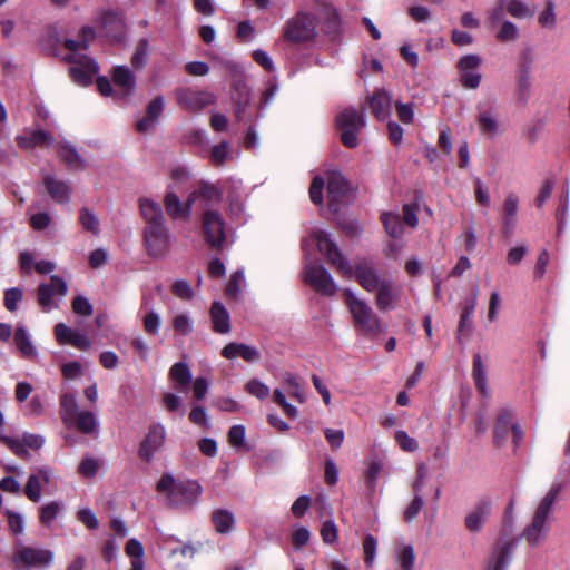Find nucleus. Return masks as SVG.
Here are the masks:
<instances>
[{
    "label": "nucleus",
    "instance_id": "1",
    "mask_svg": "<svg viewBox=\"0 0 570 570\" xmlns=\"http://www.w3.org/2000/svg\"><path fill=\"white\" fill-rule=\"evenodd\" d=\"M312 239L316 243L318 250L324 254L327 262L336 269L338 274L346 278L355 277L357 283L366 292H375L383 283L376 269L370 262H361L355 267L344 258L337 245L330 238L328 234L321 229L312 233Z\"/></svg>",
    "mask_w": 570,
    "mask_h": 570
},
{
    "label": "nucleus",
    "instance_id": "2",
    "mask_svg": "<svg viewBox=\"0 0 570 570\" xmlns=\"http://www.w3.org/2000/svg\"><path fill=\"white\" fill-rule=\"evenodd\" d=\"M562 491L561 483H553L546 495L539 502L531 523L524 529L523 538L531 546H538L547 537L550 527L548 519L551 513L552 507L558 500Z\"/></svg>",
    "mask_w": 570,
    "mask_h": 570
},
{
    "label": "nucleus",
    "instance_id": "3",
    "mask_svg": "<svg viewBox=\"0 0 570 570\" xmlns=\"http://www.w3.org/2000/svg\"><path fill=\"white\" fill-rule=\"evenodd\" d=\"M157 491L167 495L171 507L180 508L193 504L202 493V488L193 481H176L165 473L157 483Z\"/></svg>",
    "mask_w": 570,
    "mask_h": 570
},
{
    "label": "nucleus",
    "instance_id": "4",
    "mask_svg": "<svg viewBox=\"0 0 570 570\" xmlns=\"http://www.w3.org/2000/svg\"><path fill=\"white\" fill-rule=\"evenodd\" d=\"M60 417L67 428H76L83 434H92L99 426L96 415L90 411L79 410L76 396L70 393L60 396Z\"/></svg>",
    "mask_w": 570,
    "mask_h": 570
},
{
    "label": "nucleus",
    "instance_id": "5",
    "mask_svg": "<svg viewBox=\"0 0 570 570\" xmlns=\"http://www.w3.org/2000/svg\"><path fill=\"white\" fill-rule=\"evenodd\" d=\"M345 302L357 330L366 335H375L384 331V323L367 302L356 297L350 291L345 293Z\"/></svg>",
    "mask_w": 570,
    "mask_h": 570
},
{
    "label": "nucleus",
    "instance_id": "6",
    "mask_svg": "<svg viewBox=\"0 0 570 570\" xmlns=\"http://www.w3.org/2000/svg\"><path fill=\"white\" fill-rule=\"evenodd\" d=\"M316 27L317 18L314 14L299 11L285 22L283 33L289 42L307 43L316 38Z\"/></svg>",
    "mask_w": 570,
    "mask_h": 570
},
{
    "label": "nucleus",
    "instance_id": "7",
    "mask_svg": "<svg viewBox=\"0 0 570 570\" xmlns=\"http://www.w3.org/2000/svg\"><path fill=\"white\" fill-rule=\"evenodd\" d=\"M336 124L341 132V140L347 148L358 146V135L365 127V117L355 108H347L336 116Z\"/></svg>",
    "mask_w": 570,
    "mask_h": 570
},
{
    "label": "nucleus",
    "instance_id": "8",
    "mask_svg": "<svg viewBox=\"0 0 570 570\" xmlns=\"http://www.w3.org/2000/svg\"><path fill=\"white\" fill-rule=\"evenodd\" d=\"M203 232L206 243L215 250H222L226 245V225L222 215L213 209L203 214Z\"/></svg>",
    "mask_w": 570,
    "mask_h": 570
},
{
    "label": "nucleus",
    "instance_id": "9",
    "mask_svg": "<svg viewBox=\"0 0 570 570\" xmlns=\"http://www.w3.org/2000/svg\"><path fill=\"white\" fill-rule=\"evenodd\" d=\"M52 560V551L28 546H18L12 558L18 570L48 567Z\"/></svg>",
    "mask_w": 570,
    "mask_h": 570
},
{
    "label": "nucleus",
    "instance_id": "10",
    "mask_svg": "<svg viewBox=\"0 0 570 570\" xmlns=\"http://www.w3.org/2000/svg\"><path fill=\"white\" fill-rule=\"evenodd\" d=\"M66 60L72 63L70 77L80 86L90 85L99 70L98 65L86 55H68Z\"/></svg>",
    "mask_w": 570,
    "mask_h": 570
},
{
    "label": "nucleus",
    "instance_id": "11",
    "mask_svg": "<svg viewBox=\"0 0 570 570\" xmlns=\"http://www.w3.org/2000/svg\"><path fill=\"white\" fill-rule=\"evenodd\" d=\"M144 240L148 254L153 257H161L169 249V233L165 223L146 226Z\"/></svg>",
    "mask_w": 570,
    "mask_h": 570
},
{
    "label": "nucleus",
    "instance_id": "12",
    "mask_svg": "<svg viewBox=\"0 0 570 570\" xmlns=\"http://www.w3.org/2000/svg\"><path fill=\"white\" fill-rule=\"evenodd\" d=\"M482 65V58L479 55L470 53L461 57L458 61V69L460 73V82L464 88L476 89L482 76L479 68Z\"/></svg>",
    "mask_w": 570,
    "mask_h": 570
},
{
    "label": "nucleus",
    "instance_id": "13",
    "mask_svg": "<svg viewBox=\"0 0 570 570\" xmlns=\"http://www.w3.org/2000/svg\"><path fill=\"white\" fill-rule=\"evenodd\" d=\"M305 281L313 288L325 296H333L336 293V284L325 267L309 263L305 267Z\"/></svg>",
    "mask_w": 570,
    "mask_h": 570
},
{
    "label": "nucleus",
    "instance_id": "14",
    "mask_svg": "<svg viewBox=\"0 0 570 570\" xmlns=\"http://www.w3.org/2000/svg\"><path fill=\"white\" fill-rule=\"evenodd\" d=\"M68 292L67 283L59 276L53 275L50 278V283H41L38 287V303L45 312H49L58 307L53 301L56 295L65 296Z\"/></svg>",
    "mask_w": 570,
    "mask_h": 570
},
{
    "label": "nucleus",
    "instance_id": "15",
    "mask_svg": "<svg viewBox=\"0 0 570 570\" xmlns=\"http://www.w3.org/2000/svg\"><path fill=\"white\" fill-rule=\"evenodd\" d=\"M476 109V124L481 135L493 138L494 136L502 134L503 129L498 119V112L493 106L480 102L478 104Z\"/></svg>",
    "mask_w": 570,
    "mask_h": 570
},
{
    "label": "nucleus",
    "instance_id": "16",
    "mask_svg": "<svg viewBox=\"0 0 570 570\" xmlns=\"http://www.w3.org/2000/svg\"><path fill=\"white\" fill-rule=\"evenodd\" d=\"M215 100V96L208 91H198L189 88H183L177 91L178 105L189 111H199L213 105Z\"/></svg>",
    "mask_w": 570,
    "mask_h": 570
},
{
    "label": "nucleus",
    "instance_id": "17",
    "mask_svg": "<svg viewBox=\"0 0 570 570\" xmlns=\"http://www.w3.org/2000/svg\"><path fill=\"white\" fill-rule=\"evenodd\" d=\"M166 431L160 423L153 424L140 444L139 456L149 462L165 443Z\"/></svg>",
    "mask_w": 570,
    "mask_h": 570
},
{
    "label": "nucleus",
    "instance_id": "18",
    "mask_svg": "<svg viewBox=\"0 0 570 570\" xmlns=\"http://www.w3.org/2000/svg\"><path fill=\"white\" fill-rule=\"evenodd\" d=\"M326 187L330 207L336 210L338 204L350 191V183L338 171L326 173Z\"/></svg>",
    "mask_w": 570,
    "mask_h": 570
},
{
    "label": "nucleus",
    "instance_id": "19",
    "mask_svg": "<svg viewBox=\"0 0 570 570\" xmlns=\"http://www.w3.org/2000/svg\"><path fill=\"white\" fill-rule=\"evenodd\" d=\"M375 305L381 312L394 309L401 298L402 288L396 286L390 279H383V283L375 289Z\"/></svg>",
    "mask_w": 570,
    "mask_h": 570
},
{
    "label": "nucleus",
    "instance_id": "20",
    "mask_svg": "<svg viewBox=\"0 0 570 570\" xmlns=\"http://www.w3.org/2000/svg\"><path fill=\"white\" fill-rule=\"evenodd\" d=\"M55 336L59 344L71 345L79 351H89L91 347V342L87 335L73 331L65 323H58L55 326Z\"/></svg>",
    "mask_w": 570,
    "mask_h": 570
},
{
    "label": "nucleus",
    "instance_id": "21",
    "mask_svg": "<svg viewBox=\"0 0 570 570\" xmlns=\"http://www.w3.org/2000/svg\"><path fill=\"white\" fill-rule=\"evenodd\" d=\"M492 511V504L488 500L478 501L464 520L465 528L473 533L482 530Z\"/></svg>",
    "mask_w": 570,
    "mask_h": 570
},
{
    "label": "nucleus",
    "instance_id": "22",
    "mask_svg": "<svg viewBox=\"0 0 570 570\" xmlns=\"http://www.w3.org/2000/svg\"><path fill=\"white\" fill-rule=\"evenodd\" d=\"M368 108L372 115L384 121L390 118L392 109V97L385 89H376L367 98Z\"/></svg>",
    "mask_w": 570,
    "mask_h": 570
},
{
    "label": "nucleus",
    "instance_id": "23",
    "mask_svg": "<svg viewBox=\"0 0 570 570\" xmlns=\"http://www.w3.org/2000/svg\"><path fill=\"white\" fill-rule=\"evenodd\" d=\"M513 547L512 540L498 542L491 552L487 570H505L511 562Z\"/></svg>",
    "mask_w": 570,
    "mask_h": 570
},
{
    "label": "nucleus",
    "instance_id": "24",
    "mask_svg": "<svg viewBox=\"0 0 570 570\" xmlns=\"http://www.w3.org/2000/svg\"><path fill=\"white\" fill-rule=\"evenodd\" d=\"M51 481V470L49 468H40L37 473L28 478L24 493L32 502H38L41 498V483L49 484Z\"/></svg>",
    "mask_w": 570,
    "mask_h": 570
},
{
    "label": "nucleus",
    "instance_id": "25",
    "mask_svg": "<svg viewBox=\"0 0 570 570\" xmlns=\"http://www.w3.org/2000/svg\"><path fill=\"white\" fill-rule=\"evenodd\" d=\"M112 82L122 97H128L135 90L136 77L128 67L117 66L114 68Z\"/></svg>",
    "mask_w": 570,
    "mask_h": 570
},
{
    "label": "nucleus",
    "instance_id": "26",
    "mask_svg": "<svg viewBox=\"0 0 570 570\" xmlns=\"http://www.w3.org/2000/svg\"><path fill=\"white\" fill-rule=\"evenodd\" d=\"M222 356L227 360L240 357L246 362H256L259 360L261 354L254 346H249L243 343H228L222 350Z\"/></svg>",
    "mask_w": 570,
    "mask_h": 570
},
{
    "label": "nucleus",
    "instance_id": "27",
    "mask_svg": "<svg viewBox=\"0 0 570 570\" xmlns=\"http://www.w3.org/2000/svg\"><path fill=\"white\" fill-rule=\"evenodd\" d=\"M55 141L53 136L45 130L26 131L17 137V144L23 149H31L41 145H51Z\"/></svg>",
    "mask_w": 570,
    "mask_h": 570
},
{
    "label": "nucleus",
    "instance_id": "28",
    "mask_svg": "<svg viewBox=\"0 0 570 570\" xmlns=\"http://www.w3.org/2000/svg\"><path fill=\"white\" fill-rule=\"evenodd\" d=\"M209 313L213 331L218 334H228L230 332V317L225 306L220 302H214Z\"/></svg>",
    "mask_w": 570,
    "mask_h": 570
},
{
    "label": "nucleus",
    "instance_id": "29",
    "mask_svg": "<svg viewBox=\"0 0 570 570\" xmlns=\"http://www.w3.org/2000/svg\"><path fill=\"white\" fill-rule=\"evenodd\" d=\"M43 184L53 200L61 204L69 202L71 188L66 181L57 180L55 177L47 175L43 178Z\"/></svg>",
    "mask_w": 570,
    "mask_h": 570
},
{
    "label": "nucleus",
    "instance_id": "30",
    "mask_svg": "<svg viewBox=\"0 0 570 570\" xmlns=\"http://www.w3.org/2000/svg\"><path fill=\"white\" fill-rule=\"evenodd\" d=\"M140 214L147 226L165 223V217L160 205L149 198H141L139 202Z\"/></svg>",
    "mask_w": 570,
    "mask_h": 570
},
{
    "label": "nucleus",
    "instance_id": "31",
    "mask_svg": "<svg viewBox=\"0 0 570 570\" xmlns=\"http://www.w3.org/2000/svg\"><path fill=\"white\" fill-rule=\"evenodd\" d=\"M212 522L217 533L228 534L235 528L234 513L226 509H216L212 513Z\"/></svg>",
    "mask_w": 570,
    "mask_h": 570
},
{
    "label": "nucleus",
    "instance_id": "32",
    "mask_svg": "<svg viewBox=\"0 0 570 570\" xmlns=\"http://www.w3.org/2000/svg\"><path fill=\"white\" fill-rule=\"evenodd\" d=\"M169 377L175 383L176 389L186 392L191 382V371L186 363L178 362L171 366Z\"/></svg>",
    "mask_w": 570,
    "mask_h": 570
},
{
    "label": "nucleus",
    "instance_id": "33",
    "mask_svg": "<svg viewBox=\"0 0 570 570\" xmlns=\"http://www.w3.org/2000/svg\"><path fill=\"white\" fill-rule=\"evenodd\" d=\"M472 377L474 381V384L479 391V393L483 397H489L491 394V391L488 385L487 381V370L483 365L482 358L479 354L474 355L473 357V368H472Z\"/></svg>",
    "mask_w": 570,
    "mask_h": 570
},
{
    "label": "nucleus",
    "instance_id": "34",
    "mask_svg": "<svg viewBox=\"0 0 570 570\" xmlns=\"http://www.w3.org/2000/svg\"><path fill=\"white\" fill-rule=\"evenodd\" d=\"M95 39V31L91 27H83L79 31L78 39H66L65 47L70 51L69 55H79L78 50L88 49L90 42Z\"/></svg>",
    "mask_w": 570,
    "mask_h": 570
},
{
    "label": "nucleus",
    "instance_id": "35",
    "mask_svg": "<svg viewBox=\"0 0 570 570\" xmlns=\"http://www.w3.org/2000/svg\"><path fill=\"white\" fill-rule=\"evenodd\" d=\"M175 542L178 543L180 541L174 535H164L161 538L160 546L163 549L169 552L171 558H175L178 554L183 558H193L195 556L196 548L191 543H185L180 547H173V543Z\"/></svg>",
    "mask_w": 570,
    "mask_h": 570
},
{
    "label": "nucleus",
    "instance_id": "36",
    "mask_svg": "<svg viewBox=\"0 0 570 570\" xmlns=\"http://www.w3.org/2000/svg\"><path fill=\"white\" fill-rule=\"evenodd\" d=\"M519 198L514 194H509L503 203L504 233L508 235L513 232L518 215Z\"/></svg>",
    "mask_w": 570,
    "mask_h": 570
},
{
    "label": "nucleus",
    "instance_id": "37",
    "mask_svg": "<svg viewBox=\"0 0 570 570\" xmlns=\"http://www.w3.org/2000/svg\"><path fill=\"white\" fill-rule=\"evenodd\" d=\"M13 340L22 357L33 358L37 355V351L24 326L17 327Z\"/></svg>",
    "mask_w": 570,
    "mask_h": 570
},
{
    "label": "nucleus",
    "instance_id": "38",
    "mask_svg": "<svg viewBox=\"0 0 570 570\" xmlns=\"http://www.w3.org/2000/svg\"><path fill=\"white\" fill-rule=\"evenodd\" d=\"M385 232L393 238H401L405 232L404 223L402 222L399 214L395 213H383L381 216Z\"/></svg>",
    "mask_w": 570,
    "mask_h": 570
},
{
    "label": "nucleus",
    "instance_id": "39",
    "mask_svg": "<svg viewBox=\"0 0 570 570\" xmlns=\"http://www.w3.org/2000/svg\"><path fill=\"white\" fill-rule=\"evenodd\" d=\"M415 552L411 544H399L395 549V559L401 570H413Z\"/></svg>",
    "mask_w": 570,
    "mask_h": 570
},
{
    "label": "nucleus",
    "instance_id": "40",
    "mask_svg": "<svg viewBox=\"0 0 570 570\" xmlns=\"http://www.w3.org/2000/svg\"><path fill=\"white\" fill-rule=\"evenodd\" d=\"M507 12L515 19H531L534 13V7L529 6L528 3L521 0H509L505 3Z\"/></svg>",
    "mask_w": 570,
    "mask_h": 570
},
{
    "label": "nucleus",
    "instance_id": "41",
    "mask_svg": "<svg viewBox=\"0 0 570 570\" xmlns=\"http://www.w3.org/2000/svg\"><path fill=\"white\" fill-rule=\"evenodd\" d=\"M58 156L61 160H63L69 167L75 169L83 168V159L71 145H61L58 148Z\"/></svg>",
    "mask_w": 570,
    "mask_h": 570
},
{
    "label": "nucleus",
    "instance_id": "42",
    "mask_svg": "<svg viewBox=\"0 0 570 570\" xmlns=\"http://www.w3.org/2000/svg\"><path fill=\"white\" fill-rule=\"evenodd\" d=\"M62 504L58 501H51L43 504L39 510V518L42 525L50 528L61 511Z\"/></svg>",
    "mask_w": 570,
    "mask_h": 570
},
{
    "label": "nucleus",
    "instance_id": "43",
    "mask_svg": "<svg viewBox=\"0 0 570 570\" xmlns=\"http://www.w3.org/2000/svg\"><path fill=\"white\" fill-rule=\"evenodd\" d=\"M520 32L517 24L509 20H503L495 35V38L500 42H514L519 39Z\"/></svg>",
    "mask_w": 570,
    "mask_h": 570
},
{
    "label": "nucleus",
    "instance_id": "44",
    "mask_svg": "<svg viewBox=\"0 0 570 570\" xmlns=\"http://www.w3.org/2000/svg\"><path fill=\"white\" fill-rule=\"evenodd\" d=\"M166 209L173 218H187L186 209L179 197L174 193H168L164 199Z\"/></svg>",
    "mask_w": 570,
    "mask_h": 570
},
{
    "label": "nucleus",
    "instance_id": "45",
    "mask_svg": "<svg viewBox=\"0 0 570 570\" xmlns=\"http://www.w3.org/2000/svg\"><path fill=\"white\" fill-rule=\"evenodd\" d=\"M285 390L288 393L289 397L293 400L303 403L305 401V396L303 393V389L297 380V377L293 374H286L284 377Z\"/></svg>",
    "mask_w": 570,
    "mask_h": 570
},
{
    "label": "nucleus",
    "instance_id": "46",
    "mask_svg": "<svg viewBox=\"0 0 570 570\" xmlns=\"http://www.w3.org/2000/svg\"><path fill=\"white\" fill-rule=\"evenodd\" d=\"M197 191L199 194V198H202L206 205L217 204L222 200V191L213 184L203 183Z\"/></svg>",
    "mask_w": 570,
    "mask_h": 570
},
{
    "label": "nucleus",
    "instance_id": "47",
    "mask_svg": "<svg viewBox=\"0 0 570 570\" xmlns=\"http://www.w3.org/2000/svg\"><path fill=\"white\" fill-rule=\"evenodd\" d=\"M79 219H80L82 227L86 230L92 233L94 235L99 234L100 223L94 212H91L90 209H88L86 207L81 208Z\"/></svg>",
    "mask_w": 570,
    "mask_h": 570
},
{
    "label": "nucleus",
    "instance_id": "48",
    "mask_svg": "<svg viewBox=\"0 0 570 570\" xmlns=\"http://www.w3.org/2000/svg\"><path fill=\"white\" fill-rule=\"evenodd\" d=\"M244 389L248 394L259 400H265L269 395V387L257 379L249 380Z\"/></svg>",
    "mask_w": 570,
    "mask_h": 570
},
{
    "label": "nucleus",
    "instance_id": "49",
    "mask_svg": "<svg viewBox=\"0 0 570 570\" xmlns=\"http://www.w3.org/2000/svg\"><path fill=\"white\" fill-rule=\"evenodd\" d=\"M0 442L8 446L19 458H27L29 455L28 450L24 448L22 439H16L7 436L0 432Z\"/></svg>",
    "mask_w": 570,
    "mask_h": 570
},
{
    "label": "nucleus",
    "instance_id": "50",
    "mask_svg": "<svg viewBox=\"0 0 570 570\" xmlns=\"http://www.w3.org/2000/svg\"><path fill=\"white\" fill-rule=\"evenodd\" d=\"M0 442L8 446L19 458H27L29 455L28 450L24 448L22 439H16L7 436L0 432Z\"/></svg>",
    "mask_w": 570,
    "mask_h": 570
},
{
    "label": "nucleus",
    "instance_id": "51",
    "mask_svg": "<svg viewBox=\"0 0 570 570\" xmlns=\"http://www.w3.org/2000/svg\"><path fill=\"white\" fill-rule=\"evenodd\" d=\"M173 327L177 334L187 336L193 332V321L187 314L181 313L174 317Z\"/></svg>",
    "mask_w": 570,
    "mask_h": 570
},
{
    "label": "nucleus",
    "instance_id": "52",
    "mask_svg": "<svg viewBox=\"0 0 570 570\" xmlns=\"http://www.w3.org/2000/svg\"><path fill=\"white\" fill-rule=\"evenodd\" d=\"M148 40L141 39L135 50V53L131 58V63L136 69L142 68L147 62V55H148Z\"/></svg>",
    "mask_w": 570,
    "mask_h": 570
},
{
    "label": "nucleus",
    "instance_id": "53",
    "mask_svg": "<svg viewBox=\"0 0 570 570\" xmlns=\"http://www.w3.org/2000/svg\"><path fill=\"white\" fill-rule=\"evenodd\" d=\"M212 161L216 166L224 165L230 158L229 145L226 141H223L218 145H215L212 149Z\"/></svg>",
    "mask_w": 570,
    "mask_h": 570
},
{
    "label": "nucleus",
    "instance_id": "54",
    "mask_svg": "<svg viewBox=\"0 0 570 570\" xmlns=\"http://www.w3.org/2000/svg\"><path fill=\"white\" fill-rule=\"evenodd\" d=\"M377 540L374 535L367 534L363 541L364 561L371 567L376 557Z\"/></svg>",
    "mask_w": 570,
    "mask_h": 570
},
{
    "label": "nucleus",
    "instance_id": "55",
    "mask_svg": "<svg viewBox=\"0 0 570 570\" xmlns=\"http://www.w3.org/2000/svg\"><path fill=\"white\" fill-rule=\"evenodd\" d=\"M394 439L399 446L405 452H415L419 449L417 441L403 430L396 431Z\"/></svg>",
    "mask_w": 570,
    "mask_h": 570
},
{
    "label": "nucleus",
    "instance_id": "56",
    "mask_svg": "<svg viewBox=\"0 0 570 570\" xmlns=\"http://www.w3.org/2000/svg\"><path fill=\"white\" fill-rule=\"evenodd\" d=\"M100 468V461L92 456H86L78 468V472L85 478H92Z\"/></svg>",
    "mask_w": 570,
    "mask_h": 570
},
{
    "label": "nucleus",
    "instance_id": "57",
    "mask_svg": "<svg viewBox=\"0 0 570 570\" xmlns=\"http://www.w3.org/2000/svg\"><path fill=\"white\" fill-rule=\"evenodd\" d=\"M538 22L543 28H554L557 22V14L554 11V4L552 1H548L546 4L544 10L539 14Z\"/></svg>",
    "mask_w": 570,
    "mask_h": 570
},
{
    "label": "nucleus",
    "instance_id": "58",
    "mask_svg": "<svg viewBox=\"0 0 570 570\" xmlns=\"http://www.w3.org/2000/svg\"><path fill=\"white\" fill-rule=\"evenodd\" d=\"M338 535V529L334 520H326L323 522L321 528V537L324 543L332 544L336 542Z\"/></svg>",
    "mask_w": 570,
    "mask_h": 570
},
{
    "label": "nucleus",
    "instance_id": "59",
    "mask_svg": "<svg viewBox=\"0 0 570 570\" xmlns=\"http://www.w3.org/2000/svg\"><path fill=\"white\" fill-rule=\"evenodd\" d=\"M325 185V179L321 176L314 177L312 180L311 187H309V197L311 200L315 205H322L323 204V189Z\"/></svg>",
    "mask_w": 570,
    "mask_h": 570
},
{
    "label": "nucleus",
    "instance_id": "60",
    "mask_svg": "<svg viewBox=\"0 0 570 570\" xmlns=\"http://www.w3.org/2000/svg\"><path fill=\"white\" fill-rule=\"evenodd\" d=\"M130 561H144V547L137 539H129L125 547Z\"/></svg>",
    "mask_w": 570,
    "mask_h": 570
},
{
    "label": "nucleus",
    "instance_id": "61",
    "mask_svg": "<svg viewBox=\"0 0 570 570\" xmlns=\"http://www.w3.org/2000/svg\"><path fill=\"white\" fill-rule=\"evenodd\" d=\"M274 402L283 409L284 413L287 416L292 419H295L297 416V409L286 401V396L283 391L278 389L274 391Z\"/></svg>",
    "mask_w": 570,
    "mask_h": 570
},
{
    "label": "nucleus",
    "instance_id": "62",
    "mask_svg": "<svg viewBox=\"0 0 570 570\" xmlns=\"http://www.w3.org/2000/svg\"><path fill=\"white\" fill-rule=\"evenodd\" d=\"M73 313L81 316H90L94 312L92 305L85 296H76L71 304Z\"/></svg>",
    "mask_w": 570,
    "mask_h": 570
},
{
    "label": "nucleus",
    "instance_id": "63",
    "mask_svg": "<svg viewBox=\"0 0 570 570\" xmlns=\"http://www.w3.org/2000/svg\"><path fill=\"white\" fill-rule=\"evenodd\" d=\"M142 323H144V330L147 334H149V335L158 334L159 327H160V317L157 313H155L153 311L148 312L145 315Z\"/></svg>",
    "mask_w": 570,
    "mask_h": 570
},
{
    "label": "nucleus",
    "instance_id": "64",
    "mask_svg": "<svg viewBox=\"0 0 570 570\" xmlns=\"http://www.w3.org/2000/svg\"><path fill=\"white\" fill-rule=\"evenodd\" d=\"M171 292L181 299H191L194 291L187 281L180 279L174 283Z\"/></svg>",
    "mask_w": 570,
    "mask_h": 570
}]
</instances>
